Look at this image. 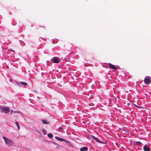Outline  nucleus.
Instances as JSON below:
<instances>
[{"instance_id":"18","label":"nucleus","mask_w":151,"mask_h":151,"mask_svg":"<svg viewBox=\"0 0 151 151\" xmlns=\"http://www.w3.org/2000/svg\"><path fill=\"white\" fill-rule=\"evenodd\" d=\"M65 141V142H68V141H66V140H65V141Z\"/></svg>"},{"instance_id":"2","label":"nucleus","mask_w":151,"mask_h":151,"mask_svg":"<svg viewBox=\"0 0 151 151\" xmlns=\"http://www.w3.org/2000/svg\"><path fill=\"white\" fill-rule=\"evenodd\" d=\"M0 109L2 112L5 113H8L10 111L9 108L7 107H1Z\"/></svg>"},{"instance_id":"7","label":"nucleus","mask_w":151,"mask_h":151,"mask_svg":"<svg viewBox=\"0 0 151 151\" xmlns=\"http://www.w3.org/2000/svg\"><path fill=\"white\" fill-rule=\"evenodd\" d=\"M109 66L111 69L114 70H116L117 69V68L115 67L114 65L110 63L109 64Z\"/></svg>"},{"instance_id":"17","label":"nucleus","mask_w":151,"mask_h":151,"mask_svg":"<svg viewBox=\"0 0 151 151\" xmlns=\"http://www.w3.org/2000/svg\"><path fill=\"white\" fill-rule=\"evenodd\" d=\"M134 105H135L137 107H139V108H141L142 107H140V106H137V105H136L135 104H134Z\"/></svg>"},{"instance_id":"16","label":"nucleus","mask_w":151,"mask_h":151,"mask_svg":"<svg viewBox=\"0 0 151 151\" xmlns=\"http://www.w3.org/2000/svg\"><path fill=\"white\" fill-rule=\"evenodd\" d=\"M59 131H61V132H62L63 131V128H62V127H60L59 128Z\"/></svg>"},{"instance_id":"4","label":"nucleus","mask_w":151,"mask_h":151,"mask_svg":"<svg viewBox=\"0 0 151 151\" xmlns=\"http://www.w3.org/2000/svg\"><path fill=\"white\" fill-rule=\"evenodd\" d=\"M51 61L54 63H58L59 59L57 57H54L51 59Z\"/></svg>"},{"instance_id":"3","label":"nucleus","mask_w":151,"mask_h":151,"mask_svg":"<svg viewBox=\"0 0 151 151\" xmlns=\"http://www.w3.org/2000/svg\"><path fill=\"white\" fill-rule=\"evenodd\" d=\"M151 81V78L150 77H145L144 79V82L146 84H149Z\"/></svg>"},{"instance_id":"6","label":"nucleus","mask_w":151,"mask_h":151,"mask_svg":"<svg viewBox=\"0 0 151 151\" xmlns=\"http://www.w3.org/2000/svg\"><path fill=\"white\" fill-rule=\"evenodd\" d=\"M91 136L95 140H96V141H97V142H99V143H103V142H101V141H100L96 137H94V136H93V135H91Z\"/></svg>"},{"instance_id":"14","label":"nucleus","mask_w":151,"mask_h":151,"mask_svg":"<svg viewBox=\"0 0 151 151\" xmlns=\"http://www.w3.org/2000/svg\"><path fill=\"white\" fill-rule=\"evenodd\" d=\"M21 83L23 85L26 86L27 85V83L24 82H21Z\"/></svg>"},{"instance_id":"5","label":"nucleus","mask_w":151,"mask_h":151,"mask_svg":"<svg viewBox=\"0 0 151 151\" xmlns=\"http://www.w3.org/2000/svg\"><path fill=\"white\" fill-rule=\"evenodd\" d=\"M143 149L144 151H150V148L147 145L144 146Z\"/></svg>"},{"instance_id":"8","label":"nucleus","mask_w":151,"mask_h":151,"mask_svg":"<svg viewBox=\"0 0 151 151\" xmlns=\"http://www.w3.org/2000/svg\"><path fill=\"white\" fill-rule=\"evenodd\" d=\"M88 148L86 147H84L80 149L81 151H86L88 150Z\"/></svg>"},{"instance_id":"11","label":"nucleus","mask_w":151,"mask_h":151,"mask_svg":"<svg viewBox=\"0 0 151 151\" xmlns=\"http://www.w3.org/2000/svg\"><path fill=\"white\" fill-rule=\"evenodd\" d=\"M15 124L17 127L18 129V130L19 129H20V127L19 126V124L18 123V122H15Z\"/></svg>"},{"instance_id":"12","label":"nucleus","mask_w":151,"mask_h":151,"mask_svg":"<svg viewBox=\"0 0 151 151\" xmlns=\"http://www.w3.org/2000/svg\"><path fill=\"white\" fill-rule=\"evenodd\" d=\"M47 136L50 138H51L53 137V135L51 133H48L47 134Z\"/></svg>"},{"instance_id":"9","label":"nucleus","mask_w":151,"mask_h":151,"mask_svg":"<svg viewBox=\"0 0 151 151\" xmlns=\"http://www.w3.org/2000/svg\"><path fill=\"white\" fill-rule=\"evenodd\" d=\"M55 138L57 140L60 141H65V140H64L63 138H61L57 136H56L55 137Z\"/></svg>"},{"instance_id":"15","label":"nucleus","mask_w":151,"mask_h":151,"mask_svg":"<svg viewBox=\"0 0 151 151\" xmlns=\"http://www.w3.org/2000/svg\"><path fill=\"white\" fill-rule=\"evenodd\" d=\"M42 132L43 134L45 135H46L47 134L46 131L45 129H43Z\"/></svg>"},{"instance_id":"1","label":"nucleus","mask_w":151,"mask_h":151,"mask_svg":"<svg viewBox=\"0 0 151 151\" xmlns=\"http://www.w3.org/2000/svg\"><path fill=\"white\" fill-rule=\"evenodd\" d=\"M2 138L4 139L6 144L8 146H10L13 145V142L12 140L8 139L5 137H3Z\"/></svg>"},{"instance_id":"10","label":"nucleus","mask_w":151,"mask_h":151,"mask_svg":"<svg viewBox=\"0 0 151 151\" xmlns=\"http://www.w3.org/2000/svg\"><path fill=\"white\" fill-rule=\"evenodd\" d=\"M42 121L44 124H49V122L45 120H42Z\"/></svg>"},{"instance_id":"13","label":"nucleus","mask_w":151,"mask_h":151,"mask_svg":"<svg viewBox=\"0 0 151 151\" xmlns=\"http://www.w3.org/2000/svg\"><path fill=\"white\" fill-rule=\"evenodd\" d=\"M136 144L137 145L141 146V145L142 144V143H141V142H140L138 141V142H136Z\"/></svg>"}]
</instances>
